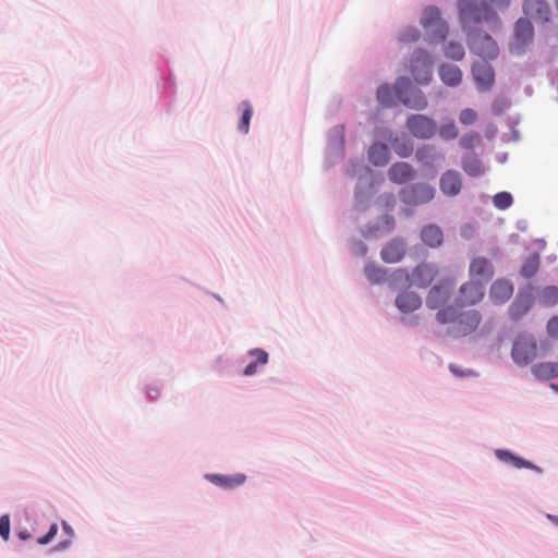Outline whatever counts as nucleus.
<instances>
[{
	"label": "nucleus",
	"instance_id": "1",
	"mask_svg": "<svg viewBox=\"0 0 558 558\" xmlns=\"http://www.w3.org/2000/svg\"><path fill=\"white\" fill-rule=\"evenodd\" d=\"M439 324L445 325L451 323L448 333L452 337H464L474 332L481 324L482 316L478 311L470 310L457 315L453 306H447L436 314Z\"/></svg>",
	"mask_w": 558,
	"mask_h": 558
},
{
	"label": "nucleus",
	"instance_id": "2",
	"mask_svg": "<svg viewBox=\"0 0 558 558\" xmlns=\"http://www.w3.org/2000/svg\"><path fill=\"white\" fill-rule=\"evenodd\" d=\"M460 16L465 24H476L481 22H496L497 15L486 2L476 0H459Z\"/></svg>",
	"mask_w": 558,
	"mask_h": 558
},
{
	"label": "nucleus",
	"instance_id": "3",
	"mask_svg": "<svg viewBox=\"0 0 558 558\" xmlns=\"http://www.w3.org/2000/svg\"><path fill=\"white\" fill-rule=\"evenodd\" d=\"M395 92L399 100L413 110H424L427 107V99L424 94L413 86L407 77H400L395 85Z\"/></svg>",
	"mask_w": 558,
	"mask_h": 558
},
{
	"label": "nucleus",
	"instance_id": "4",
	"mask_svg": "<svg viewBox=\"0 0 558 558\" xmlns=\"http://www.w3.org/2000/svg\"><path fill=\"white\" fill-rule=\"evenodd\" d=\"M537 356V342L532 335L520 333L515 337L511 357L517 365L524 366L530 364Z\"/></svg>",
	"mask_w": 558,
	"mask_h": 558
},
{
	"label": "nucleus",
	"instance_id": "5",
	"mask_svg": "<svg viewBox=\"0 0 558 558\" xmlns=\"http://www.w3.org/2000/svg\"><path fill=\"white\" fill-rule=\"evenodd\" d=\"M435 196V189L425 183L411 184L400 191V199L410 206H420L430 202Z\"/></svg>",
	"mask_w": 558,
	"mask_h": 558
},
{
	"label": "nucleus",
	"instance_id": "6",
	"mask_svg": "<svg viewBox=\"0 0 558 558\" xmlns=\"http://www.w3.org/2000/svg\"><path fill=\"white\" fill-rule=\"evenodd\" d=\"M454 281L450 279L441 280L430 288L426 296V306L429 310H442L451 298Z\"/></svg>",
	"mask_w": 558,
	"mask_h": 558
},
{
	"label": "nucleus",
	"instance_id": "7",
	"mask_svg": "<svg viewBox=\"0 0 558 558\" xmlns=\"http://www.w3.org/2000/svg\"><path fill=\"white\" fill-rule=\"evenodd\" d=\"M534 28L530 20L519 19L514 26L513 38L510 43V51L515 54H522L526 47L532 43Z\"/></svg>",
	"mask_w": 558,
	"mask_h": 558
},
{
	"label": "nucleus",
	"instance_id": "8",
	"mask_svg": "<svg viewBox=\"0 0 558 558\" xmlns=\"http://www.w3.org/2000/svg\"><path fill=\"white\" fill-rule=\"evenodd\" d=\"M469 46L472 52L483 59H495L499 53L497 43L485 33H474L470 37Z\"/></svg>",
	"mask_w": 558,
	"mask_h": 558
},
{
	"label": "nucleus",
	"instance_id": "9",
	"mask_svg": "<svg viewBox=\"0 0 558 558\" xmlns=\"http://www.w3.org/2000/svg\"><path fill=\"white\" fill-rule=\"evenodd\" d=\"M484 298V287L481 282L469 281L463 283L456 296V305L459 307L472 306Z\"/></svg>",
	"mask_w": 558,
	"mask_h": 558
},
{
	"label": "nucleus",
	"instance_id": "10",
	"mask_svg": "<svg viewBox=\"0 0 558 558\" xmlns=\"http://www.w3.org/2000/svg\"><path fill=\"white\" fill-rule=\"evenodd\" d=\"M407 128L417 138H429L436 132L435 121L423 114H412L409 117Z\"/></svg>",
	"mask_w": 558,
	"mask_h": 558
},
{
	"label": "nucleus",
	"instance_id": "11",
	"mask_svg": "<svg viewBox=\"0 0 558 558\" xmlns=\"http://www.w3.org/2000/svg\"><path fill=\"white\" fill-rule=\"evenodd\" d=\"M412 73L420 84H428L432 80V60L429 54L424 50L414 52L412 59Z\"/></svg>",
	"mask_w": 558,
	"mask_h": 558
},
{
	"label": "nucleus",
	"instance_id": "12",
	"mask_svg": "<svg viewBox=\"0 0 558 558\" xmlns=\"http://www.w3.org/2000/svg\"><path fill=\"white\" fill-rule=\"evenodd\" d=\"M421 25L424 28H435V34L439 40H444L447 35L448 27L441 21L440 11L437 7H427L422 14Z\"/></svg>",
	"mask_w": 558,
	"mask_h": 558
},
{
	"label": "nucleus",
	"instance_id": "13",
	"mask_svg": "<svg viewBox=\"0 0 558 558\" xmlns=\"http://www.w3.org/2000/svg\"><path fill=\"white\" fill-rule=\"evenodd\" d=\"M472 74L481 90L486 92L493 87L495 72L489 63L485 61L475 62L472 66Z\"/></svg>",
	"mask_w": 558,
	"mask_h": 558
},
{
	"label": "nucleus",
	"instance_id": "14",
	"mask_svg": "<svg viewBox=\"0 0 558 558\" xmlns=\"http://www.w3.org/2000/svg\"><path fill=\"white\" fill-rule=\"evenodd\" d=\"M438 270L434 265L422 263L411 274V284L416 288L428 287L437 277Z\"/></svg>",
	"mask_w": 558,
	"mask_h": 558
},
{
	"label": "nucleus",
	"instance_id": "15",
	"mask_svg": "<svg viewBox=\"0 0 558 558\" xmlns=\"http://www.w3.org/2000/svg\"><path fill=\"white\" fill-rule=\"evenodd\" d=\"M523 12L537 23H547L550 16V7L545 0H524Z\"/></svg>",
	"mask_w": 558,
	"mask_h": 558
},
{
	"label": "nucleus",
	"instance_id": "16",
	"mask_svg": "<svg viewBox=\"0 0 558 558\" xmlns=\"http://www.w3.org/2000/svg\"><path fill=\"white\" fill-rule=\"evenodd\" d=\"M440 190L448 196H456L462 187L461 174L456 170H447L442 173L439 181Z\"/></svg>",
	"mask_w": 558,
	"mask_h": 558
},
{
	"label": "nucleus",
	"instance_id": "17",
	"mask_svg": "<svg viewBox=\"0 0 558 558\" xmlns=\"http://www.w3.org/2000/svg\"><path fill=\"white\" fill-rule=\"evenodd\" d=\"M415 175V171L408 162H396L388 170V178L396 184H404L411 181Z\"/></svg>",
	"mask_w": 558,
	"mask_h": 558
},
{
	"label": "nucleus",
	"instance_id": "18",
	"mask_svg": "<svg viewBox=\"0 0 558 558\" xmlns=\"http://www.w3.org/2000/svg\"><path fill=\"white\" fill-rule=\"evenodd\" d=\"M405 254V244L401 240L393 239L388 242L380 252L385 263L395 264L400 262Z\"/></svg>",
	"mask_w": 558,
	"mask_h": 558
},
{
	"label": "nucleus",
	"instance_id": "19",
	"mask_svg": "<svg viewBox=\"0 0 558 558\" xmlns=\"http://www.w3.org/2000/svg\"><path fill=\"white\" fill-rule=\"evenodd\" d=\"M470 277L489 281L494 276L492 263L485 257H476L470 264Z\"/></svg>",
	"mask_w": 558,
	"mask_h": 558
},
{
	"label": "nucleus",
	"instance_id": "20",
	"mask_svg": "<svg viewBox=\"0 0 558 558\" xmlns=\"http://www.w3.org/2000/svg\"><path fill=\"white\" fill-rule=\"evenodd\" d=\"M396 306L402 313H412L422 305L421 296L413 291H404L397 295Z\"/></svg>",
	"mask_w": 558,
	"mask_h": 558
},
{
	"label": "nucleus",
	"instance_id": "21",
	"mask_svg": "<svg viewBox=\"0 0 558 558\" xmlns=\"http://www.w3.org/2000/svg\"><path fill=\"white\" fill-rule=\"evenodd\" d=\"M513 294V287L507 280L495 281L489 290V296L495 304L506 303Z\"/></svg>",
	"mask_w": 558,
	"mask_h": 558
},
{
	"label": "nucleus",
	"instance_id": "22",
	"mask_svg": "<svg viewBox=\"0 0 558 558\" xmlns=\"http://www.w3.org/2000/svg\"><path fill=\"white\" fill-rule=\"evenodd\" d=\"M207 478L217 486L230 489L242 485L245 482L246 476L242 473L232 475L210 474L207 475Z\"/></svg>",
	"mask_w": 558,
	"mask_h": 558
},
{
	"label": "nucleus",
	"instance_id": "23",
	"mask_svg": "<svg viewBox=\"0 0 558 558\" xmlns=\"http://www.w3.org/2000/svg\"><path fill=\"white\" fill-rule=\"evenodd\" d=\"M390 158V151L386 144L375 143L368 150V159L374 166H386Z\"/></svg>",
	"mask_w": 558,
	"mask_h": 558
},
{
	"label": "nucleus",
	"instance_id": "24",
	"mask_svg": "<svg viewBox=\"0 0 558 558\" xmlns=\"http://www.w3.org/2000/svg\"><path fill=\"white\" fill-rule=\"evenodd\" d=\"M531 371L537 379L549 380L558 377V362L537 363Z\"/></svg>",
	"mask_w": 558,
	"mask_h": 558
},
{
	"label": "nucleus",
	"instance_id": "25",
	"mask_svg": "<svg viewBox=\"0 0 558 558\" xmlns=\"http://www.w3.org/2000/svg\"><path fill=\"white\" fill-rule=\"evenodd\" d=\"M440 80L449 86H457L461 83L462 72L454 64H441L439 68Z\"/></svg>",
	"mask_w": 558,
	"mask_h": 558
},
{
	"label": "nucleus",
	"instance_id": "26",
	"mask_svg": "<svg viewBox=\"0 0 558 558\" xmlns=\"http://www.w3.org/2000/svg\"><path fill=\"white\" fill-rule=\"evenodd\" d=\"M421 239L426 245L438 247L444 241L442 231L438 226L428 225L422 229Z\"/></svg>",
	"mask_w": 558,
	"mask_h": 558
},
{
	"label": "nucleus",
	"instance_id": "27",
	"mask_svg": "<svg viewBox=\"0 0 558 558\" xmlns=\"http://www.w3.org/2000/svg\"><path fill=\"white\" fill-rule=\"evenodd\" d=\"M461 165L463 171L470 177H478L483 172L482 161L473 154L463 156Z\"/></svg>",
	"mask_w": 558,
	"mask_h": 558
},
{
	"label": "nucleus",
	"instance_id": "28",
	"mask_svg": "<svg viewBox=\"0 0 558 558\" xmlns=\"http://www.w3.org/2000/svg\"><path fill=\"white\" fill-rule=\"evenodd\" d=\"M388 284L391 289H398L411 284V275L402 268L396 269L389 277Z\"/></svg>",
	"mask_w": 558,
	"mask_h": 558
},
{
	"label": "nucleus",
	"instance_id": "29",
	"mask_svg": "<svg viewBox=\"0 0 558 558\" xmlns=\"http://www.w3.org/2000/svg\"><path fill=\"white\" fill-rule=\"evenodd\" d=\"M240 108L242 110V117L238 124V130L244 134H247L250 130V122L253 116V108L247 100L242 101L240 104Z\"/></svg>",
	"mask_w": 558,
	"mask_h": 558
},
{
	"label": "nucleus",
	"instance_id": "30",
	"mask_svg": "<svg viewBox=\"0 0 558 558\" xmlns=\"http://www.w3.org/2000/svg\"><path fill=\"white\" fill-rule=\"evenodd\" d=\"M530 307L531 302L529 299H518L511 304L509 308L510 317L513 320H519L530 311Z\"/></svg>",
	"mask_w": 558,
	"mask_h": 558
},
{
	"label": "nucleus",
	"instance_id": "31",
	"mask_svg": "<svg viewBox=\"0 0 558 558\" xmlns=\"http://www.w3.org/2000/svg\"><path fill=\"white\" fill-rule=\"evenodd\" d=\"M364 274L372 283H380L386 279V270L372 263L365 266Z\"/></svg>",
	"mask_w": 558,
	"mask_h": 558
},
{
	"label": "nucleus",
	"instance_id": "32",
	"mask_svg": "<svg viewBox=\"0 0 558 558\" xmlns=\"http://www.w3.org/2000/svg\"><path fill=\"white\" fill-rule=\"evenodd\" d=\"M377 100L383 107H391L395 104L393 90L388 84L378 87Z\"/></svg>",
	"mask_w": 558,
	"mask_h": 558
},
{
	"label": "nucleus",
	"instance_id": "33",
	"mask_svg": "<svg viewBox=\"0 0 558 558\" xmlns=\"http://www.w3.org/2000/svg\"><path fill=\"white\" fill-rule=\"evenodd\" d=\"M459 144L464 149H473L482 144L481 134L474 131L468 132L461 136Z\"/></svg>",
	"mask_w": 558,
	"mask_h": 558
},
{
	"label": "nucleus",
	"instance_id": "34",
	"mask_svg": "<svg viewBox=\"0 0 558 558\" xmlns=\"http://www.w3.org/2000/svg\"><path fill=\"white\" fill-rule=\"evenodd\" d=\"M539 268V257L534 254L530 258H527L521 267V275L524 278H532L536 275Z\"/></svg>",
	"mask_w": 558,
	"mask_h": 558
},
{
	"label": "nucleus",
	"instance_id": "35",
	"mask_svg": "<svg viewBox=\"0 0 558 558\" xmlns=\"http://www.w3.org/2000/svg\"><path fill=\"white\" fill-rule=\"evenodd\" d=\"M445 54L447 58L461 60L463 59L465 52L463 46L460 43L452 41L445 47Z\"/></svg>",
	"mask_w": 558,
	"mask_h": 558
},
{
	"label": "nucleus",
	"instance_id": "36",
	"mask_svg": "<svg viewBox=\"0 0 558 558\" xmlns=\"http://www.w3.org/2000/svg\"><path fill=\"white\" fill-rule=\"evenodd\" d=\"M513 198L510 193L508 192H500L497 193L494 198L493 203L498 209H507L512 205Z\"/></svg>",
	"mask_w": 558,
	"mask_h": 558
},
{
	"label": "nucleus",
	"instance_id": "37",
	"mask_svg": "<svg viewBox=\"0 0 558 558\" xmlns=\"http://www.w3.org/2000/svg\"><path fill=\"white\" fill-rule=\"evenodd\" d=\"M421 34L415 27H405L399 35V40L402 43H412L418 40Z\"/></svg>",
	"mask_w": 558,
	"mask_h": 558
},
{
	"label": "nucleus",
	"instance_id": "38",
	"mask_svg": "<svg viewBox=\"0 0 558 558\" xmlns=\"http://www.w3.org/2000/svg\"><path fill=\"white\" fill-rule=\"evenodd\" d=\"M542 298L546 305H554L558 303V288L557 287H546L542 292Z\"/></svg>",
	"mask_w": 558,
	"mask_h": 558
},
{
	"label": "nucleus",
	"instance_id": "39",
	"mask_svg": "<svg viewBox=\"0 0 558 558\" xmlns=\"http://www.w3.org/2000/svg\"><path fill=\"white\" fill-rule=\"evenodd\" d=\"M477 112L471 108L463 109L459 114V121L463 125L474 124L477 120Z\"/></svg>",
	"mask_w": 558,
	"mask_h": 558
},
{
	"label": "nucleus",
	"instance_id": "40",
	"mask_svg": "<svg viewBox=\"0 0 558 558\" xmlns=\"http://www.w3.org/2000/svg\"><path fill=\"white\" fill-rule=\"evenodd\" d=\"M439 134L445 140H453L458 136V128L453 122L446 123L440 126Z\"/></svg>",
	"mask_w": 558,
	"mask_h": 558
},
{
	"label": "nucleus",
	"instance_id": "41",
	"mask_svg": "<svg viewBox=\"0 0 558 558\" xmlns=\"http://www.w3.org/2000/svg\"><path fill=\"white\" fill-rule=\"evenodd\" d=\"M510 464H512L517 469L526 468V469L534 470L536 472H541V469L538 466L534 465L533 463H531L518 456L513 457Z\"/></svg>",
	"mask_w": 558,
	"mask_h": 558
},
{
	"label": "nucleus",
	"instance_id": "42",
	"mask_svg": "<svg viewBox=\"0 0 558 558\" xmlns=\"http://www.w3.org/2000/svg\"><path fill=\"white\" fill-rule=\"evenodd\" d=\"M0 536L8 541L10 537V517L9 514H3L0 517Z\"/></svg>",
	"mask_w": 558,
	"mask_h": 558
},
{
	"label": "nucleus",
	"instance_id": "43",
	"mask_svg": "<svg viewBox=\"0 0 558 558\" xmlns=\"http://www.w3.org/2000/svg\"><path fill=\"white\" fill-rule=\"evenodd\" d=\"M62 529L64 531V533L68 535V539L61 542L58 546H57V549H65L70 546L71 544V541L74 536V531L73 529L66 523V522H62Z\"/></svg>",
	"mask_w": 558,
	"mask_h": 558
},
{
	"label": "nucleus",
	"instance_id": "44",
	"mask_svg": "<svg viewBox=\"0 0 558 558\" xmlns=\"http://www.w3.org/2000/svg\"><path fill=\"white\" fill-rule=\"evenodd\" d=\"M57 533H58V525L56 523H53L50 525L48 533L46 535L39 537L37 539V543L40 545L49 544L54 538Z\"/></svg>",
	"mask_w": 558,
	"mask_h": 558
},
{
	"label": "nucleus",
	"instance_id": "45",
	"mask_svg": "<svg viewBox=\"0 0 558 558\" xmlns=\"http://www.w3.org/2000/svg\"><path fill=\"white\" fill-rule=\"evenodd\" d=\"M546 330L550 338L558 339V316H554L548 320Z\"/></svg>",
	"mask_w": 558,
	"mask_h": 558
},
{
	"label": "nucleus",
	"instance_id": "46",
	"mask_svg": "<svg viewBox=\"0 0 558 558\" xmlns=\"http://www.w3.org/2000/svg\"><path fill=\"white\" fill-rule=\"evenodd\" d=\"M250 355L256 359L257 364H266L268 362V353L263 349H253L250 351Z\"/></svg>",
	"mask_w": 558,
	"mask_h": 558
},
{
	"label": "nucleus",
	"instance_id": "47",
	"mask_svg": "<svg viewBox=\"0 0 558 558\" xmlns=\"http://www.w3.org/2000/svg\"><path fill=\"white\" fill-rule=\"evenodd\" d=\"M395 151L400 157H408L412 154L413 147L411 145H395Z\"/></svg>",
	"mask_w": 558,
	"mask_h": 558
},
{
	"label": "nucleus",
	"instance_id": "48",
	"mask_svg": "<svg viewBox=\"0 0 558 558\" xmlns=\"http://www.w3.org/2000/svg\"><path fill=\"white\" fill-rule=\"evenodd\" d=\"M496 456L499 460L506 462V463H510L511 460L513 459L514 454L511 453L510 451H507V450H497L496 451Z\"/></svg>",
	"mask_w": 558,
	"mask_h": 558
},
{
	"label": "nucleus",
	"instance_id": "49",
	"mask_svg": "<svg viewBox=\"0 0 558 558\" xmlns=\"http://www.w3.org/2000/svg\"><path fill=\"white\" fill-rule=\"evenodd\" d=\"M257 371V363H250L248 365H246V367L244 368L243 371V374L245 376H252L256 373Z\"/></svg>",
	"mask_w": 558,
	"mask_h": 558
},
{
	"label": "nucleus",
	"instance_id": "50",
	"mask_svg": "<svg viewBox=\"0 0 558 558\" xmlns=\"http://www.w3.org/2000/svg\"><path fill=\"white\" fill-rule=\"evenodd\" d=\"M147 396L150 400H156L159 397V390L157 388H149L147 390Z\"/></svg>",
	"mask_w": 558,
	"mask_h": 558
},
{
	"label": "nucleus",
	"instance_id": "51",
	"mask_svg": "<svg viewBox=\"0 0 558 558\" xmlns=\"http://www.w3.org/2000/svg\"><path fill=\"white\" fill-rule=\"evenodd\" d=\"M490 2H493L497 7L506 8L509 4L510 0H490Z\"/></svg>",
	"mask_w": 558,
	"mask_h": 558
},
{
	"label": "nucleus",
	"instance_id": "52",
	"mask_svg": "<svg viewBox=\"0 0 558 558\" xmlns=\"http://www.w3.org/2000/svg\"><path fill=\"white\" fill-rule=\"evenodd\" d=\"M19 538L26 541L31 537V534L27 531H21L17 533Z\"/></svg>",
	"mask_w": 558,
	"mask_h": 558
},
{
	"label": "nucleus",
	"instance_id": "53",
	"mask_svg": "<svg viewBox=\"0 0 558 558\" xmlns=\"http://www.w3.org/2000/svg\"><path fill=\"white\" fill-rule=\"evenodd\" d=\"M548 519H549L551 522H554L556 525H558V517L549 514V515H548Z\"/></svg>",
	"mask_w": 558,
	"mask_h": 558
},
{
	"label": "nucleus",
	"instance_id": "54",
	"mask_svg": "<svg viewBox=\"0 0 558 558\" xmlns=\"http://www.w3.org/2000/svg\"><path fill=\"white\" fill-rule=\"evenodd\" d=\"M366 253V247L364 245H362V254H365Z\"/></svg>",
	"mask_w": 558,
	"mask_h": 558
},
{
	"label": "nucleus",
	"instance_id": "55",
	"mask_svg": "<svg viewBox=\"0 0 558 558\" xmlns=\"http://www.w3.org/2000/svg\"><path fill=\"white\" fill-rule=\"evenodd\" d=\"M450 369H451V372L456 373V368L453 365H450Z\"/></svg>",
	"mask_w": 558,
	"mask_h": 558
}]
</instances>
